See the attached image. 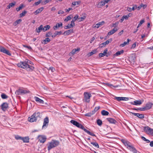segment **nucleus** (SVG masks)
Listing matches in <instances>:
<instances>
[{
	"mask_svg": "<svg viewBox=\"0 0 153 153\" xmlns=\"http://www.w3.org/2000/svg\"><path fill=\"white\" fill-rule=\"evenodd\" d=\"M85 16H83V17H82L79 18H78V19L79 20V22H81L84 20L85 19Z\"/></svg>",
	"mask_w": 153,
	"mask_h": 153,
	"instance_id": "nucleus-51",
	"label": "nucleus"
},
{
	"mask_svg": "<svg viewBox=\"0 0 153 153\" xmlns=\"http://www.w3.org/2000/svg\"><path fill=\"white\" fill-rule=\"evenodd\" d=\"M79 17V16L77 15H76L74 17L73 19H72V21H71V23H72L74 26H75V23L74 22L78 19Z\"/></svg>",
	"mask_w": 153,
	"mask_h": 153,
	"instance_id": "nucleus-25",
	"label": "nucleus"
},
{
	"mask_svg": "<svg viewBox=\"0 0 153 153\" xmlns=\"http://www.w3.org/2000/svg\"><path fill=\"white\" fill-rule=\"evenodd\" d=\"M152 105V103L149 102L147 103L146 106L144 107L139 108L138 109L141 111H145L146 110H148L150 109Z\"/></svg>",
	"mask_w": 153,
	"mask_h": 153,
	"instance_id": "nucleus-5",
	"label": "nucleus"
},
{
	"mask_svg": "<svg viewBox=\"0 0 153 153\" xmlns=\"http://www.w3.org/2000/svg\"><path fill=\"white\" fill-rule=\"evenodd\" d=\"M16 4V2H12L10 3L8 6H7V9H10L11 7H13L15 6Z\"/></svg>",
	"mask_w": 153,
	"mask_h": 153,
	"instance_id": "nucleus-37",
	"label": "nucleus"
},
{
	"mask_svg": "<svg viewBox=\"0 0 153 153\" xmlns=\"http://www.w3.org/2000/svg\"><path fill=\"white\" fill-rule=\"evenodd\" d=\"M106 120L108 121L110 123L115 124L116 122L115 120L112 118H107Z\"/></svg>",
	"mask_w": 153,
	"mask_h": 153,
	"instance_id": "nucleus-23",
	"label": "nucleus"
},
{
	"mask_svg": "<svg viewBox=\"0 0 153 153\" xmlns=\"http://www.w3.org/2000/svg\"><path fill=\"white\" fill-rule=\"evenodd\" d=\"M71 16H72L71 15H70L69 16H68L67 17H66L65 18V22H67L68 21L70 20L71 19Z\"/></svg>",
	"mask_w": 153,
	"mask_h": 153,
	"instance_id": "nucleus-45",
	"label": "nucleus"
},
{
	"mask_svg": "<svg viewBox=\"0 0 153 153\" xmlns=\"http://www.w3.org/2000/svg\"><path fill=\"white\" fill-rule=\"evenodd\" d=\"M84 99L83 100V101L87 102H89L90 101V98L91 97V94L90 93L85 92L84 93Z\"/></svg>",
	"mask_w": 153,
	"mask_h": 153,
	"instance_id": "nucleus-4",
	"label": "nucleus"
},
{
	"mask_svg": "<svg viewBox=\"0 0 153 153\" xmlns=\"http://www.w3.org/2000/svg\"><path fill=\"white\" fill-rule=\"evenodd\" d=\"M124 52V51L123 50H121L120 51H118L115 54H114V56H117L119 55H120L121 54L123 53Z\"/></svg>",
	"mask_w": 153,
	"mask_h": 153,
	"instance_id": "nucleus-31",
	"label": "nucleus"
},
{
	"mask_svg": "<svg viewBox=\"0 0 153 153\" xmlns=\"http://www.w3.org/2000/svg\"><path fill=\"white\" fill-rule=\"evenodd\" d=\"M44 8L43 7H41L35 11L34 12V13L35 15H37L38 14L40 13L43 10Z\"/></svg>",
	"mask_w": 153,
	"mask_h": 153,
	"instance_id": "nucleus-20",
	"label": "nucleus"
},
{
	"mask_svg": "<svg viewBox=\"0 0 153 153\" xmlns=\"http://www.w3.org/2000/svg\"><path fill=\"white\" fill-rule=\"evenodd\" d=\"M91 143L94 146L96 147L97 148H99V146L98 143L95 142H91Z\"/></svg>",
	"mask_w": 153,
	"mask_h": 153,
	"instance_id": "nucleus-43",
	"label": "nucleus"
},
{
	"mask_svg": "<svg viewBox=\"0 0 153 153\" xmlns=\"http://www.w3.org/2000/svg\"><path fill=\"white\" fill-rule=\"evenodd\" d=\"M105 2L104 1H102L99 2L97 4V7L100 8L102 6H104L105 5Z\"/></svg>",
	"mask_w": 153,
	"mask_h": 153,
	"instance_id": "nucleus-24",
	"label": "nucleus"
},
{
	"mask_svg": "<svg viewBox=\"0 0 153 153\" xmlns=\"http://www.w3.org/2000/svg\"><path fill=\"white\" fill-rule=\"evenodd\" d=\"M97 52V49H95L92 51L91 52L88 53L87 55L89 57L92 56L94 54L96 53Z\"/></svg>",
	"mask_w": 153,
	"mask_h": 153,
	"instance_id": "nucleus-21",
	"label": "nucleus"
},
{
	"mask_svg": "<svg viewBox=\"0 0 153 153\" xmlns=\"http://www.w3.org/2000/svg\"><path fill=\"white\" fill-rule=\"evenodd\" d=\"M150 128L148 126L144 127V130L145 131V132L147 134H149Z\"/></svg>",
	"mask_w": 153,
	"mask_h": 153,
	"instance_id": "nucleus-28",
	"label": "nucleus"
},
{
	"mask_svg": "<svg viewBox=\"0 0 153 153\" xmlns=\"http://www.w3.org/2000/svg\"><path fill=\"white\" fill-rule=\"evenodd\" d=\"M15 138L16 140H19V139H20V140H22V137H21L20 136H19L17 135V136H16L15 137Z\"/></svg>",
	"mask_w": 153,
	"mask_h": 153,
	"instance_id": "nucleus-58",
	"label": "nucleus"
},
{
	"mask_svg": "<svg viewBox=\"0 0 153 153\" xmlns=\"http://www.w3.org/2000/svg\"><path fill=\"white\" fill-rule=\"evenodd\" d=\"M112 41L111 39H110L108 40H107L104 42L101 43L100 45V47L102 48L104 47L107 45L109 43H110Z\"/></svg>",
	"mask_w": 153,
	"mask_h": 153,
	"instance_id": "nucleus-13",
	"label": "nucleus"
},
{
	"mask_svg": "<svg viewBox=\"0 0 153 153\" xmlns=\"http://www.w3.org/2000/svg\"><path fill=\"white\" fill-rule=\"evenodd\" d=\"M21 19H19L16 20L14 23V26H16L18 24L22 22Z\"/></svg>",
	"mask_w": 153,
	"mask_h": 153,
	"instance_id": "nucleus-39",
	"label": "nucleus"
},
{
	"mask_svg": "<svg viewBox=\"0 0 153 153\" xmlns=\"http://www.w3.org/2000/svg\"><path fill=\"white\" fill-rule=\"evenodd\" d=\"M80 3V2L79 1H74L72 3V5L75 6L76 5L79 4Z\"/></svg>",
	"mask_w": 153,
	"mask_h": 153,
	"instance_id": "nucleus-46",
	"label": "nucleus"
},
{
	"mask_svg": "<svg viewBox=\"0 0 153 153\" xmlns=\"http://www.w3.org/2000/svg\"><path fill=\"white\" fill-rule=\"evenodd\" d=\"M130 16V15H124L123 16L125 19L127 20L128 19V18Z\"/></svg>",
	"mask_w": 153,
	"mask_h": 153,
	"instance_id": "nucleus-57",
	"label": "nucleus"
},
{
	"mask_svg": "<svg viewBox=\"0 0 153 153\" xmlns=\"http://www.w3.org/2000/svg\"><path fill=\"white\" fill-rule=\"evenodd\" d=\"M121 142L123 143L124 145L127 147L128 143H130L128 141H127L126 140L124 139H122L121 140Z\"/></svg>",
	"mask_w": 153,
	"mask_h": 153,
	"instance_id": "nucleus-27",
	"label": "nucleus"
},
{
	"mask_svg": "<svg viewBox=\"0 0 153 153\" xmlns=\"http://www.w3.org/2000/svg\"><path fill=\"white\" fill-rule=\"evenodd\" d=\"M74 26L72 23L70 24H68L67 25L65 26L64 28L65 29H67L71 28V27H73Z\"/></svg>",
	"mask_w": 153,
	"mask_h": 153,
	"instance_id": "nucleus-30",
	"label": "nucleus"
},
{
	"mask_svg": "<svg viewBox=\"0 0 153 153\" xmlns=\"http://www.w3.org/2000/svg\"><path fill=\"white\" fill-rule=\"evenodd\" d=\"M38 137L39 141L42 143H44L47 139L46 137L43 135H39Z\"/></svg>",
	"mask_w": 153,
	"mask_h": 153,
	"instance_id": "nucleus-12",
	"label": "nucleus"
},
{
	"mask_svg": "<svg viewBox=\"0 0 153 153\" xmlns=\"http://www.w3.org/2000/svg\"><path fill=\"white\" fill-rule=\"evenodd\" d=\"M52 0H45V1H44V4H46L47 3H48L49 2L51 1H52Z\"/></svg>",
	"mask_w": 153,
	"mask_h": 153,
	"instance_id": "nucleus-62",
	"label": "nucleus"
},
{
	"mask_svg": "<svg viewBox=\"0 0 153 153\" xmlns=\"http://www.w3.org/2000/svg\"><path fill=\"white\" fill-rule=\"evenodd\" d=\"M27 13V12L25 10L22 12V13L20 14V17H22L24 16Z\"/></svg>",
	"mask_w": 153,
	"mask_h": 153,
	"instance_id": "nucleus-48",
	"label": "nucleus"
},
{
	"mask_svg": "<svg viewBox=\"0 0 153 153\" xmlns=\"http://www.w3.org/2000/svg\"><path fill=\"white\" fill-rule=\"evenodd\" d=\"M49 120L48 117H46L44 119L43 125L42 126V129L46 128L48 125Z\"/></svg>",
	"mask_w": 153,
	"mask_h": 153,
	"instance_id": "nucleus-9",
	"label": "nucleus"
},
{
	"mask_svg": "<svg viewBox=\"0 0 153 153\" xmlns=\"http://www.w3.org/2000/svg\"><path fill=\"white\" fill-rule=\"evenodd\" d=\"M62 23L60 22L59 23H57L56 24V25L54 26L53 27V29L54 30H57V28L61 27H62Z\"/></svg>",
	"mask_w": 153,
	"mask_h": 153,
	"instance_id": "nucleus-17",
	"label": "nucleus"
},
{
	"mask_svg": "<svg viewBox=\"0 0 153 153\" xmlns=\"http://www.w3.org/2000/svg\"><path fill=\"white\" fill-rule=\"evenodd\" d=\"M100 108V106L96 107L94 110L96 112Z\"/></svg>",
	"mask_w": 153,
	"mask_h": 153,
	"instance_id": "nucleus-64",
	"label": "nucleus"
},
{
	"mask_svg": "<svg viewBox=\"0 0 153 153\" xmlns=\"http://www.w3.org/2000/svg\"><path fill=\"white\" fill-rule=\"evenodd\" d=\"M117 30V29L116 28H114L112 30L108 32V35H111L114 33Z\"/></svg>",
	"mask_w": 153,
	"mask_h": 153,
	"instance_id": "nucleus-22",
	"label": "nucleus"
},
{
	"mask_svg": "<svg viewBox=\"0 0 153 153\" xmlns=\"http://www.w3.org/2000/svg\"><path fill=\"white\" fill-rule=\"evenodd\" d=\"M84 131L87 133L88 134L90 135H91L92 136H96L93 133L89 131H88L87 129H86L85 128L84 129Z\"/></svg>",
	"mask_w": 153,
	"mask_h": 153,
	"instance_id": "nucleus-32",
	"label": "nucleus"
},
{
	"mask_svg": "<svg viewBox=\"0 0 153 153\" xmlns=\"http://www.w3.org/2000/svg\"><path fill=\"white\" fill-rule=\"evenodd\" d=\"M28 120L29 122H33L37 121L36 119L34 114H33L30 117H29L28 118Z\"/></svg>",
	"mask_w": 153,
	"mask_h": 153,
	"instance_id": "nucleus-16",
	"label": "nucleus"
},
{
	"mask_svg": "<svg viewBox=\"0 0 153 153\" xmlns=\"http://www.w3.org/2000/svg\"><path fill=\"white\" fill-rule=\"evenodd\" d=\"M52 33L51 32H49L47 33L46 34V37H49L51 35Z\"/></svg>",
	"mask_w": 153,
	"mask_h": 153,
	"instance_id": "nucleus-56",
	"label": "nucleus"
},
{
	"mask_svg": "<svg viewBox=\"0 0 153 153\" xmlns=\"http://www.w3.org/2000/svg\"><path fill=\"white\" fill-rule=\"evenodd\" d=\"M50 39L49 38H45V40H42V43L43 44L45 45L47 44L48 42H50Z\"/></svg>",
	"mask_w": 153,
	"mask_h": 153,
	"instance_id": "nucleus-29",
	"label": "nucleus"
},
{
	"mask_svg": "<svg viewBox=\"0 0 153 153\" xmlns=\"http://www.w3.org/2000/svg\"><path fill=\"white\" fill-rule=\"evenodd\" d=\"M34 114L37 121H39L42 117V114L39 112H36L34 113Z\"/></svg>",
	"mask_w": 153,
	"mask_h": 153,
	"instance_id": "nucleus-11",
	"label": "nucleus"
},
{
	"mask_svg": "<svg viewBox=\"0 0 153 153\" xmlns=\"http://www.w3.org/2000/svg\"><path fill=\"white\" fill-rule=\"evenodd\" d=\"M130 113L140 119H143L144 117V116L143 114H140L138 113H132L131 112H130Z\"/></svg>",
	"mask_w": 153,
	"mask_h": 153,
	"instance_id": "nucleus-14",
	"label": "nucleus"
},
{
	"mask_svg": "<svg viewBox=\"0 0 153 153\" xmlns=\"http://www.w3.org/2000/svg\"><path fill=\"white\" fill-rule=\"evenodd\" d=\"M150 131L149 134H150L153 136V129L150 128Z\"/></svg>",
	"mask_w": 153,
	"mask_h": 153,
	"instance_id": "nucleus-59",
	"label": "nucleus"
},
{
	"mask_svg": "<svg viewBox=\"0 0 153 153\" xmlns=\"http://www.w3.org/2000/svg\"><path fill=\"white\" fill-rule=\"evenodd\" d=\"M97 125L99 126H101L102 125V121L100 119L97 120Z\"/></svg>",
	"mask_w": 153,
	"mask_h": 153,
	"instance_id": "nucleus-42",
	"label": "nucleus"
},
{
	"mask_svg": "<svg viewBox=\"0 0 153 153\" xmlns=\"http://www.w3.org/2000/svg\"><path fill=\"white\" fill-rule=\"evenodd\" d=\"M127 44H128L126 42H124L123 44H121V46L122 47H124Z\"/></svg>",
	"mask_w": 153,
	"mask_h": 153,
	"instance_id": "nucleus-63",
	"label": "nucleus"
},
{
	"mask_svg": "<svg viewBox=\"0 0 153 153\" xmlns=\"http://www.w3.org/2000/svg\"><path fill=\"white\" fill-rule=\"evenodd\" d=\"M23 46L25 48H26L28 49L29 50H32L31 47L30 46H28L26 45H23Z\"/></svg>",
	"mask_w": 153,
	"mask_h": 153,
	"instance_id": "nucleus-55",
	"label": "nucleus"
},
{
	"mask_svg": "<svg viewBox=\"0 0 153 153\" xmlns=\"http://www.w3.org/2000/svg\"><path fill=\"white\" fill-rule=\"evenodd\" d=\"M70 122L74 125L75 126L78 128H80L83 130L85 128L83 126L75 120H71V121Z\"/></svg>",
	"mask_w": 153,
	"mask_h": 153,
	"instance_id": "nucleus-6",
	"label": "nucleus"
},
{
	"mask_svg": "<svg viewBox=\"0 0 153 153\" xmlns=\"http://www.w3.org/2000/svg\"><path fill=\"white\" fill-rule=\"evenodd\" d=\"M23 7V5L22 4H21L20 5V6H19V7L16 8V10L17 11H19L20 10L22 9Z\"/></svg>",
	"mask_w": 153,
	"mask_h": 153,
	"instance_id": "nucleus-50",
	"label": "nucleus"
},
{
	"mask_svg": "<svg viewBox=\"0 0 153 153\" xmlns=\"http://www.w3.org/2000/svg\"><path fill=\"white\" fill-rule=\"evenodd\" d=\"M50 27V26L49 25H47L43 28V30L44 31H45L49 29Z\"/></svg>",
	"mask_w": 153,
	"mask_h": 153,
	"instance_id": "nucleus-41",
	"label": "nucleus"
},
{
	"mask_svg": "<svg viewBox=\"0 0 153 153\" xmlns=\"http://www.w3.org/2000/svg\"><path fill=\"white\" fill-rule=\"evenodd\" d=\"M128 99V98L125 97H115L114 98V100L119 101L121 100H127Z\"/></svg>",
	"mask_w": 153,
	"mask_h": 153,
	"instance_id": "nucleus-15",
	"label": "nucleus"
},
{
	"mask_svg": "<svg viewBox=\"0 0 153 153\" xmlns=\"http://www.w3.org/2000/svg\"><path fill=\"white\" fill-rule=\"evenodd\" d=\"M33 65V62L30 60L26 59L24 62H21L17 64L19 67L25 69L29 71H32L34 68L32 65Z\"/></svg>",
	"mask_w": 153,
	"mask_h": 153,
	"instance_id": "nucleus-1",
	"label": "nucleus"
},
{
	"mask_svg": "<svg viewBox=\"0 0 153 153\" xmlns=\"http://www.w3.org/2000/svg\"><path fill=\"white\" fill-rule=\"evenodd\" d=\"M62 33V32L61 31L56 32L55 33H54V34L52 35V37H55L57 35H60Z\"/></svg>",
	"mask_w": 153,
	"mask_h": 153,
	"instance_id": "nucleus-35",
	"label": "nucleus"
},
{
	"mask_svg": "<svg viewBox=\"0 0 153 153\" xmlns=\"http://www.w3.org/2000/svg\"><path fill=\"white\" fill-rule=\"evenodd\" d=\"M42 0H39L38 1L35 2L34 3V4L36 6L38 5L41 3V2H42Z\"/></svg>",
	"mask_w": 153,
	"mask_h": 153,
	"instance_id": "nucleus-53",
	"label": "nucleus"
},
{
	"mask_svg": "<svg viewBox=\"0 0 153 153\" xmlns=\"http://www.w3.org/2000/svg\"><path fill=\"white\" fill-rule=\"evenodd\" d=\"M128 149L132 151L134 153H137V150L130 142L126 147Z\"/></svg>",
	"mask_w": 153,
	"mask_h": 153,
	"instance_id": "nucleus-8",
	"label": "nucleus"
},
{
	"mask_svg": "<svg viewBox=\"0 0 153 153\" xmlns=\"http://www.w3.org/2000/svg\"><path fill=\"white\" fill-rule=\"evenodd\" d=\"M59 142L56 140H52L51 142H48L47 144L48 150L49 151L51 149L56 147L59 145Z\"/></svg>",
	"mask_w": 153,
	"mask_h": 153,
	"instance_id": "nucleus-2",
	"label": "nucleus"
},
{
	"mask_svg": "<svg viewBox=\"0 0 153 153\" xmlns=\"http://www.w3.org/2000/svg\"><path fill=\"white\" fill-rule=\"evenodd\" d=\"M29 138L28 137H22V140L24 143H28L29 142Z\"/></svg>",
	"mask_w": 153,
	"mask_h": 153,
	"instance_id": "nucleus-26",
	"label": "nucleus"
},
{
	"mask_svg": "<svg viewBox=\"0 0 153 153\" xmlns=\"http://www.w3.org/2000/svg\"><path fill=\"white\" fill-rule=\"evenodd\" d=\"M79 50L80 48H77V49H74L72 50V51L71 52V54L74 55L76 53V51H79Z\"/></svg>",
	"mask_w": 153,
	"mask_h": 153,
	"instance_id": "nucleus-38",
	"label": "nucleus"
},
{
	"mask_svg": "<svg viewBox=\"0 0 153 153\" xmlns=\"http://www.w3.org/2000/svg\"><path fill=\"white\" fill-rule=\"evenodd\" d=\"M73 33V29H71L68 30L66 31H65L64 32V34L65 33L66 35H69L70 33Z\"/></svg>",
	"mask_w": 153,
	"mask_h": 153,
	"instance_id": "nucleus-33",
	"label": "nucleus"
},
{
	"mask_svg": "<svg viewBox=\"0 0 153 153\" xmlns=\"http://www.w3.org/2000/svg\"><path fill=\"white\" fill-rule=\"evenodd\" d=\"M144 22V19H142L141 20L140 22L139 23V24H138V25L137 26V28H139V27H140L142 25Z\"/></svg>",
	"mask_w": 153,
	"mask_h": 153,
	"instance_id": "nucleus-44",
	"label": "nucleus"
},
{
	"mask_svg": "<svg viewBox=\"0 0 153 153\" xmlns=\"http://www.w3.org/2000/svg\"><path fill=\"white\" fill-rule=\"evenodd\" d=\"M58 14H62L64 13V11L62 10H60L58 12Z\"/></svg>",
	"mask_w": 153,
	"mask_h": 153,
	"instance_id": "nucleus-60",
	"label": "nucleus"
},
{
	"mask_svg": "<svg viewBox=\"0 0 153 153\" xmlns=\"http://www.w3.org/2000/svg\"><path fill=\"white\" fill-rule=\"evenodd\" d=\"M131 104L137 105H140L142 103V102L140 100H138L134 101V103L131 102Z\"/></svg>",
	"mask_w": 153,
	"mask_h": 153,
	"instance_id": "nucleus-19",
	"label": "nucleus"
},
{
	"mask_svg": "<svg viewBox=\"0 0 153 153\" xmlns=\"http://www.w3.org/2000/svg\"><path fill=\"white\" fill-rule=\"evenodd\" d=\"M72 8H69L68 9H66L65 10V12L67 13H68L70 10H72Z\"/></svg>",
	"mask_w": 153,
	"mask_h": 153,
	"instance_id": "nucleus-61",
	"label": "nucleus"
},
{
	"mask_svg": "<svg viewBox=\"0 0 153 153\" xmlns=\"http://www.w3.org/2000/svg\"><path fill=\"white\" fill-rule=\"evenodd\" d=\"M42 30H43V26L42 25H41L38 28H36V31L38 33H39Z\"/></svg>",
	"mask_w": 153,
	"mask_h": 153,
	"instance_id": "nucleus-34",
	"label": "nucleus"
},
{
	"mask_svg": "<svg viewBox=\"0 0 153 153\" xmlns=\"http://www.w3.org/2000/svg\"><path fill=\"white\" fill-rule=\"evenodd\" d=\"M101 114L103 116H107L109 114V112L105 110H103L101 111Z\"/></svg>",
	"mask_w": 153,
	"mask_h": 153,
	"instance_id": "nucleus-36",
	"label": "nucleus"
},
{
	"mask_svg": "<svg viewBox=\"0 0 153 153\" xmlns=\"http://www.w3.org/2000/svg\"><path fill=\"white\" fill-rule=\"evenodd\" d=\"M34 98L36 102H39L41 104L44 103V101L41 100V99L39 98L38 97L35 96L34 97Z\"/></svg>",
	"mask_w": 153,
	"mask_h": 153,
	"instance_id": "nucleus-18",
	"label": "nucleus"
},
{
	"mask_svg": "<svg viewBox=\"0 0 153 153\" xmlns=\"http://www.w3.org/2000/svg\"><path fill=\"white\" fill-rule=\"evenodd\" d=\"M119 23V22H116L115 23L112 24V27H114V28H116L118 25Z\"/></svg>",
	"mask_w": 153,
	"mask_h": 153,
	"instance_id": "nucleus-49",
	"label": "nucleus"
},
{
	"mask_svg": "<svg viewBox=\"0 0 153 153\" xmlns=\"http://www.w3.org/2000/svg\"><path fill=\"white\" fill-rule=\"evenodd\" d=\"M104 23V21H102L101 22H99L96 25L94 26V27L98 28L100 27V25H102V23L103 24Z\"/></svg>",
	"mask_w": 153,
	"mask_h": 153,
	"instance_id": "nucleus-40",
	"label": "nucleus"
},
{
	"mask_svg": "<svg viewBox=\"0 0 153 153\" xmlns=\"http://www.w3.org/2000/svg\"><path fill=\"white\" fill-rule=\"evenodd\" d=\"M1 97L3 99H5L8 97L7 96L4 94H2L1 95Z\"/></svg>",
	"mask_w": 153,
	"mask_h": 153,
	"instance_id": "nucleus-52",
	"label": "nucleus"
},
{
	"mask_svg": "<svg viewBox=\"0 0 153 153\" xmlns=\"http://www.w3.org/2000/svg\"><path fill=\"white\" fill-rule=\"evenodd\" d=\"M108 51V49H106L104 50L103 51V53H102L103 54V55L104 56H106V55L107 54V52Z\"/></svg>",
	"mask_w": 153,
	"mask_h": 153,
	"instance_id": "nucleus-54",
	"label": "nucleus"
},
{
	"mask_svg": "<svg viewBox=\"0 0 153 153\" xmlns=\"http://www.w3.org/2000/svg\"><path fill=\"white\" fill-rule=\"evenodd\" d=\"M30 93V91L28 90L23 88H19L16 90L15 94L16 95H22Z\"/></svg>",
	"mask_w": 153,
	"mask_h": 153,
	"instance_id": "nucleus-3",
	"label": "nucleus"
},
{
	"mask_svg": "<svg viewBox=\"0 0 153 153\" xmlns=\"http://www.w3.org/2000/svg\"><path fill=\"white\" fill-rule=\"evenodd\" d=\"M0 51L10 56L11 55L9 51L7 50L4 48L2 46H0Z\"/></svg>",
	"mask_w": 153,
	"mask_h": 153,
	"instance_id": "nucleus-10",
	"label": "nucleus"
},
{
	"mask_svg": "<svg viewBox=\"0 0 153 153\" xmlns=\"http://www.w3.org/2000/svg\"><path fill=\"white\" fill-rule=\"evenodd\" d=\"M0 108L4 112L9 108L8 104L7 102H3L0 105Z\"/></svg>",
	"mask_w": 153,
	"mask_h": 153,
	"instance_id": "nucleus-7",
	"label": "nucleus"
},
{
	"mask_svg": "<svg viewBox=\"0 0 153 153\" xmlns=\"http://www.w3.org/2000/svg\"><path fill=\"white\" fill-rule=\"evenodd\" d=\"M133 62H134L135 57L134 56H132L129 58Z\"/></svg>",
	"mask_w": 153,
	"mask_h": 153,
	"instance_id": "nucleus-47",
	"label": "nucleus"
}]
</instances>
